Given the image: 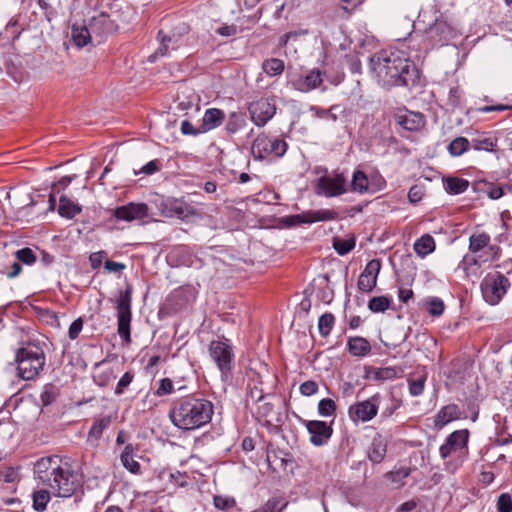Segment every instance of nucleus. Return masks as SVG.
Returning a JSON list of instances; mask_svg holds the SVG:
<instances>
[{
	"instance_id": "obj_39",
	"label": "nucleus",
	"mask_w": 512,
	"mask_h": 512,
	"mask_svg": "<svg viewBox=\"0 0 512 512\" xmlns=\"http://www.w3.org/2000/svg\"><path fill=\"white\" fill-rule=\"evenodd\" d=\"M427 379V373L423 371L421 374L418 375V377H409L408 378V387H409V393L411 396L417 397L422 395L424 388H425V382Z\"/></svg>"
},
{
	"instance_id": "obj_43",
	"label": "nucleus",
	"mask_w": 512,
	"mask_h": 512,
	"mask_svg": "<svg viewBox=\"0 0 512 512\" xmlns=\"http://www.w3.org/2000/svg\"><path fill=\"white\" fill-rule=\"evenodd\" d=\"M470 147V141L465 137H457L448 145V152L454 156H461Z\"/></svg>"
},
{
	"instance_id": "obj_58",
	"label": "nucleus",
	"mask_w": 512,
	"mask_h": 512,
	"mask_svg": "<svg viewBox=\"0 0 512 512\" xmlns=\"http://www.w3.org/2000/svg\"><path fill=\"white\" fill-rule=\"evenodd\" d=\"M181 132L182 134L184 135H198L200 134V128L199 129H195L194 126L192 125V123L188 120H184L181 122Z\"/></svg>"
},
{
	"instance_id": "obj_23",
	"label": "nucleus",
	"mask_w": 512,
	"mask_h": 512,
	"mask_svg": "<svg viewBox=\"0 0 512 512\" xmlns=\"http://www.w3.org/2000/svg\"><path fill=\"white\" fill-rule=\"evenodd\" d=\"M397 374V369L394 367H367L364 377L369 381L384 382L395 379Z\"/></svg>"
},
{
	"instance_id": "obj_29",
	"label": "nucleus",
	"mask_w": 512,
	"mask_h": 512,
	"mask_svg": "<svg viewBox=\"0 0 512 512\" xmlns=\"http://www.w3.org/2000/svg\"><path fill=\"white\" fill-rule=\"evenodd\" d=\"M398 123L406 130L415 131L424 126L425 120L422 114L408 111L398 115Z\"/></svg>"
},
{
	"instance_id": "obj_49",
	"label": "nucleus",
	"mask_w": 512,
	"mask_h": 512,
	"mask_svg": "<svg viewBox=\"0 0 512 512\" xmlns=\"http://www.w3.org/2000/svg\"><path fill=\"white\" fill-rule=\"evenodd\" d=\"M214 506L220 510H226L236 505V501L233 497L215 495L213 497Z\"/></svg>"
},
{
	"instance_id": "obj_16",
	"label": "nucleus",
	"mask_w": 512,
	"mask_h": 512,
	"mask_svg": "<svg viewBox=\"0 0 512 512\" xmlns=\"http://www.w3.org/2000/svg\"><path fill=\"white\" fill-rule=\"evenodd\" d=\"M469 438V432L466 429L457 430L451 433L443 445L440 446L439 452L443 459L449 457L453 453L462 451L466 448Z\"/></svg>"
},
{
	"instance_id": "obj_38",
	"label": "nucleus",
	"mask_w": 512,
	"mask_h": 512,
	"mask_svg": "<svg viewBox=\"0 0 512 512\" xmlns=\"http://www.w3.org/2000/svg\"><path fill=\"white\" fill-rule=\"evenodd\" d=\"M352 190L359 193L369 192V180L363 171L357 170L353 173L351 181ZM371 192H374L371 190Z\"/></svg>"
},
{
	"instance_id": "obj_24",
	"label": "nucleus",
	"mask_w": 512,
	"mask_h": 512,
	"mask_svg": "<svg viewBox=\"0 0 512 512\" xmlns=\"http://www.w3.org/2000/svg\"><path fill=\"white\" fill-rule=\"evenodd\" d=\"M224 118L225 114L222 110L217 108L207 109L202 118L200 132L205 133L219 127L222 124Z\"/></svg>"
},
{
	"instance_id": "obj_46",
	"label": "nucleus",
	"mask_w": 512,
	"mask_h": 512,
	"mask_svg": "<svg viewBox=\"0 0 512 512\" xmlns=\"http://www.w3.org/2000/svg\"><path fill=\"white\" fill-rule=\"evenodd\" d=\"M336 411V404L334 400L330 398H325L319 401L318 403V413L322 417L333 416Z\"/></svg>"
},
{
	"instance_id": "obj_37",
	"label": "nucleus",
	"mask_w": 512,
	"mask_h": 512,
	"mask_svg": "<svg viewBox=\"0 0 512 512\" xmlns=\"http://www.w3.org/2000/svg\"><path fill=\"white\" fill-rule=\"evenodd\" d=\"M133 448L127 445L121 454V463L123 466L133 474H137L140 471V464L134 459L132 454Z\"/></svg>"
},
{
	"instance_id": "obj_47",
	"label": "nucleus",
	"mask_w": 512,
	"mask_h": 512,
	"mask_svg": "<svg viewBox=\"0 0 512 512\" xmlns=\"http://www.w3.org/2000/svg\"><path fill=\"white\" fill-rule=\"evenodd\" d=\"M355 246L354 239H334L333 247L339 255H345L349 253Z\"/></svg>"
},
{
	"instance_id": "obj_20",
	"label": "nucleus",
	"mask_w": 512,
	"mask_h": 512,
	"mask_svg": "<svg viewBox=\"0 0 512 512\" xmlns=\"http://www.w3.org/2000/svg\"><path fill=\"white\" fill-rule=\"evenodd\" d=\"M322 73L319 70H311L306 75H300L292 81L293 87L300 92H309L316 89L322 83Z\"/></svg>"
},
{
	"instance_id": "obj_62",
	"label": "nucleus",
	"mask_w": 512,
	"mask_h": 512,
	"mask_svg": "<svg viewBox=\"0 0 512 512\" xmlns=\"http://www.w3.org/2000/svg\"><path fill=\"white\" fill-rule=\"evenodd\" d=\"M105 269L108 271V272H114V273H117V272H120L122 270L125 269V265L122 264V263H119V262H115V261H111V260H107L105 262Z\"/></svg>"
},
{
	"instance_id": "obj_25",
	"label": "nucleus",
	"mask_w": 512,
	"mask_h": 512,
	"mask_svg": "<svg viewBox=\"0 0 512 512\" xmlns=\"http://www.w3.org/2000/svg\"><path fill=\"white\" fill-rule=\"evenodd\" d=\"M485 262L479 255L467 254L459 263L458 268L462 269L467 276L479 277L481 274V266Z\"/></svg>"
},
{
	"instance_id": "obj_5",
	"label": "nucleus",
	"mask_w": 512,
	"mask_h": 512,
	"mask_svg": "<svg viewBox=\"0 0 512 512\" xmlns=\"http://www.w3.org/2000/svg\"><path fill=\"white\" fill-rule=\"evenodd\" d=\"M287 143L279 138H269L260 134L253 141L251 153L255 159L263 160L268 157H282L287 151Z\"/></svg>"
},
{
	"instance_id": "obj_2",
	"label": "nucleus",
	"mask_w": 512,
	"mask_h": 512,
	"mask_svg": "<svg viewBox=\"0 0 512 512\" xmlns=\"http://www.w3.org/2000/svg\"><path fill=\"white\" fill-rule=\"evenodd\" d=\"M369 72L383 88L414 86L419 79L416 65L400 50H381L369 58Z\"/></svg>"
},
{
	"instance_id": "obj_50",
	"label": "nucleus",
	"mask_w": 512,
	"mask_h": 512,
	"mask_svg": "<svg viewBox=\"0 0 512 512\" xmlns=\"http://www.w3.org/2000/svg\"><path fill=\"white\" fill-rule=\"evenodd\" d=\"M427 310L433 316H440L444 311V303L440 298L432 297L427 300Z\"/></svg>"
},
{
	"instance_id": "obj_60",
	"label": "nucleus",
	"mask_w": 512,
	"mask_h": 512,
	"mask_svg": "<svg viewBox=\"0 0 512 512\" xmlns=\"http://www.w3.org/2000/svg\"><path fill=\"white\" fill-rule=\"evenodd\" d=\"M306 34H307L306 30H299V31L288 32V33H286L285 35H283L281 37L280 44L281 45H286L289 40L296 39L297 37L302 36V35H306Z\"/></svg>"
},
{
	"instance_id": "obj_13",
	"label": "nucleus",
	"mask_w": 512,
	"mask_h": 512,
	"mask_svg": "<svg viewBox=\"0 0 512 512\" xmlns=\"http://www.w3.org/2000/svg\"><path fill=\"white\" fill-rule=\"evenodd\" d=\"M346 191V180L341 174H325L315 186V193L326 198L340 196Z\"/></svg>"
},
{
	"instance_id": "obj_48",
	"label": "nucleus",
	"mask_w": 512,
	"mask_h": 512,
	"mask_svg": "<svg viewBox=\"0 0 512 512\" xmlns=\"http://www.w3.org/2000/svg\"><path fill=\"white\" fill-rule=\"evenodd\" d=\"M410 474V469L407 467H402L396 471L389 472L386 474L393 483H396L397 486H401L404 484V479L407 478Z\"/></svg>"
},
{
	"instance_id": "obj_10",
	"label": "nucleus",
	"mask_w": 512,
	"mask_h": 512,
	"mask_svg": "<svg viewBox=\"0 0 512 512\" xmlns=\"http://www.w3.org/2000/svg\"><path fill=\"white\" fill-rule=\"evenodd\" d=\"M457 36V29L443 19H436L426 30V40L431 48L446 45Z\"/></svg>"
},
{
	"instance_id": "obj_36",
	"label": "nucleus",
	"mask_w": 512,
	"mask_h": 512,
	"mask_svg": "<svg viewBox=\"0 0 512 512\" xmlns=\"http://www.w3.org/2000/svg\"><path fill=\"white\" fill-rule=\"evenodd\" d=\"M246 125L245 115L239 112H232L226 122L225 129L230 134H235Z\"/></svg>"
},
{
	"instance_id": "obj_7",
	"label": "nucleus",
	"mask_w": 512,
	"mask_h": 512,
	"mask_svg": "<svg viewBox=\"0 0 512 512\" xmlns=\"http://www.w3.org/2000/svg\"><path fill=\"white\" fill-rule=\"evenodd\" d=\"M509 285V280L501 273L488 274L480 286L483 299L490 305L498 304L506 294Z\"/></svg>"
},
{
	"instance_id": "obj_59",
	"label": "nucleus",
	"mask_w": 512,
	"mask_h": 512,
	"mask_svg": "<svg viewBox=\"0 0 512 512\" xmlns=\"http://www.w3.org/2000/svg\"><path fill=\"white\" fill-rule=\"evenodd\" d=\"M18 477L17 470L14 468H8L4 472L1 473L0 478L5 483H12Z\"/></svg>"
},
{
	"instance_id": "obj_4",
	"label": "nucleus",
	"mask_w": 512,
	"mask_h": 512,
	"mask_svg": "<svg viewBox=\"0 0 512 512\" xmlns=\"http://www.w3.org/2000/svg\"><path fill=\"white\" fill-rule=\"evenodd\" d=\"M18 375L24 380L34 379L43 370L45 354L36 346L19 349L16 356Z\"/></svg>"
},
{
	"instance_id": "obj_32",
	"label": "nucleus",
	"mask_w": 512,
	"mask_h": 512,
	"mask_svg": "<svg viewBox=\"0 0 512 512\" xmlns=\"http://www.w3.org/2000/svg\"><path fill=\"white\" fill-rule=\"evenodd\" d=\"M58 212L61 216L72 219L81 212V208L65 196L59 199Z\"/></svg>"
},
{
	"instance_id": "obj_17",
	"label": "nucleus",
	"mask_w": 512,
	"mask_h": 512,
	"mask_svg": "<svg viewBox=\"0 0 512 512\" xmlns=\"http://www.w3.org/2000/svg\"><path fill=\"white\" fill-rule=\"evenodd\" d=\"M381 269V263L378 259L370 260L358 279V288L365 293L371 292L377 283V277Z\"/></svg>"
},
{
	"instance_id": "obj_56",
	"label": "nucleus",
	"mask_w": 512,
	"mask_h": 512,
	"mask_svg": "<svg viewBox=\"0 0 512 512\" xmlns=\"http://www.w3.org/2000/svg\"><path fill=\"white\" fill-rule=\"evenodd\" d=\"M83 324L84 322L81 317L77 318L71 323L68 331V336L71 340H75L79 336L83 329Z\"/></svg>"
},
{
	"instance_id": "obj_64",
	"label": "nucleus",
	"mask_w": 512,
	"mask_h": 512,
	"mask_svg": "<svg viewBox=\"0 0 512 512\" xmlns=\"http://www.w3.org/2000/svg\"><path fill=\"white\" fill-rule=\"evenodd\" d=\"M487 194H488V196H489L491 199L496 200V199H499L500 197H502V195H503V189H502V187H500V186L491 187V188L487 191Z\"/></svg>"
},
{
	"instance_id": "obj_3",
	"label": "nucleus",
	"mask_w": 512,
	"mask_h": 512,
	"mask_svg": "<svg viewBox=\"0 0 512 512\" xmlns=\"http://www.w3.org/2000/svg\"><path fill=\"white\" fill-rule=\"evenodd\" d=\"M213 412V404L209 400L187 397L175 403L169 412V417L179 429L195 430L208 424Z\"/></svg>"
},
{
	"instance_id": "obj_33",
	"label": "nucleus",
	"mask_w": 512,
	"mask_h": 512,
	"mask_svg": "<svg viewBox=\"0 0 512 512\" xmlns=\"http://www.w3.org/2000/svg\"><path fill=\"white\" fill-rule=\"evenodd\" d=\"M111 422L112 417L110 415L97 418L89 430L88 438L98 440L101 437L103 431L110 426Z\"/></svg>"
},
{
	"instance_id": "obj_55",
	"label": "nucleus",
	"mask_w": 512,
	"mask_h": 512,
	"mask_svg": "<svg viewBox=\"0 0 512 512\" xmlns=\"http://www.w3.org/2000/svg\"><path fill=\"white\" fill-rule=\"evenodd\" d=\"M308 219H309L308 211H306L301 214L290 215V216L286 217V223L290 226H296V225H300V224H309V222H307Z\"/></svg>"
},
{
	"instance_id": "obj_52",
	"label": "nucleus",
	"mask_w": 512,
	"mask_h": 512,
	"mask_svg": "<svg viewBox=\"0 0 512 512\" xmlns=\"http://www.w3.org/2000/svg\"><path fill=\"white\" fill-rule=\"evenodd\" d=\"M498 512H512V498L508 493H503L498 497Z\"/></svg>"
},
{
	"instance_id": "obj_21",
	"label": "nucleus",
	"mask_w": 512,
	"mask_h": 512,
	"mask_svg": "<svg viewBox=\"0 0 512 512\" xmlns=\"http://www.w3.org/2000/svg\"><path fill=\"white\" fill-rule=\"evenodd\" d=\"M262 385V376L259 373L251 370L248 374L247 384L248 401L257 403L261 402L265 398L264 389L262 388Z\"/></svg>"
},
{
	"instance_id": "obj_9",
	"label": "nucleus",
	"mask_w": 512,
	"mask_h": 512,
	"mask_svg": "<svg viewBox=\"0 0 512 512\" xmlns=\"http://www.w3.org/2000/svg\"><path fill=\"white\" fill-rule=\"evenodd\" d=\"M208 352L222 376L227 377L232 370L234 362V352L231 345L226 341L214 340L210 342Z\"/></svg>"
},
{
	"instance_id": "obj_12",
	"label": "nucleus",
	"mask_w": 512,
	"mask_h": 512,
	"mask_svg": "<svg viewBox=\"0 0 512 512\" xmlns=\"http://www.w3.org/2000/svg\"><path fill=\"white\" fill-rule=\"evenodd\" d=\"M117 324L118 334L127 343L131 341L130 322H131V291L127 289L121 293L117 300Z\"/></svg>"
},
{
	"instance_id": "obj_44",
	"label": "nucleus",
	"mask_w": 512,
	"mask_h": 512,
	"mask_svg": "<svg viewBox=\"0 0 512 512\" xmlns=\"http://www.w3.org/2000/svg\"><path fill=\"white\" fill-rule=\"evenodd\" d=\"M390 300L386 296L373 297L368 302V308L374 312H384L389 308Z\"/></svg>"
},
{
	"instance_id": "obj_63",
	"label": "nucleus",
	"mask_w": 512,
	"mask_h": 512,
	"mask_svg": "<svg viewBox=\"0 0 512 512\" xmlns=\"http://www.w3.org/2000/svg\"><path fill=\"white\" fill-rule=\"evenodd\" d=\"M158 170V164L157 161L153 160L148 162L146 165H144L141 169V172L144 174L150 175L153 174Z\"/></svg>"
},
{
	"instance_id": "obj_6",
	"label": "nucleus",
	"mask_w": 512,
	"mask_h": 512,
	"mask_svg": "<svg viewBox=\"0 0 512 512\" xmlns=\"http://www.w3.org/2000/svg\"><path fill=\"white\" fill-rule=\"evenodd\" d=\"M154 205L160 215L166 218L185 220L197 215L196 209L182 199L160 197L155 199Z\"/></svg>"
},
{
	"instance_id": "obj_35",
	"label": "nucleus",
	"mask_w": 512,
	"mask_h": 512,
	"mask_svg": "<svg viewBox=\"0 0 512 512\" xmlns=\"http://www.w3.org/2000/svg\"><path fill=\"white\" fill-rule=\"evenodd\" d=\"M308 217L307 222L312 224L315 222L335 220L338 218V213L332 209L309 210Z\"/></svg>"
},
{
	"instance_id": "obj_26",
	"label": "nucleus",
	"mask_w": 512,
	"mask_h": 512,
	"mask_svg": "<svg viewBox=\"0 0 512 512\" xmlns=\"http://www.w3.org/2000/svg\"><path fill=\"white\" fill-rule=\"evenodd\" d=\"M387 451V441L381 436L377 435L373 438L371 446L368 449V458L373 463H380L383 461Z\"/></svg>"
},
{
	"instance_id": "obj_28",
	"label": "nucleus",
	"mask_w": 512,
	"mask_h": 512,
	"mask_svg": "<svg viewBox=\"0 0 512 512\" xmlns=\"http://www.w3.org/2000/svg\"><path fill=\"white\" fill-rule=\"evenodd\" d=\"M71 36L78 47H83L88 43H95V38L93 37V34L90 33V26L88 23L86 25L74 24L71 29Z\"/></svg>"
},
{
	"instance_id": "obj_19",
	"label": "nucleus",
	"mask_w": 512,
	"mask_h": 512,
	"mask_svg": "<svg viewBox=\"0 0 512 512\" xmlns=\"http://www.w3.org/2000/svg\"><path fill=\"white\" fill-rule=\"evenodd\" d=\"M114 216L118 220L124 221L143 220L148 217V206L144 203L131 202L117 207L114 210Z\"/></svg>"
},
{
	"instance_id": "obj_34",
	"label": "nucleus",
	"mask_w": 512,
	"mask_h": 512,
	"mask_svg": "<svg viewBox=\"0 0 512 512\" xmlns=\"http://www.w3.org/2000/svg\"><path fill=\"white\" fill-rule=\"evenodd\" d=\"M311 110L315 112V115L318 118L331 120L333 122L337 121L339 118L345 115V110L340 105H334L329 110H324L317 107H313Z\"/></svg>"
},
{
	"instance_id": "obj_53",
	"label": "nucleus",
	"mask_w": 512,
	"mask_h": 512,
	"mask_svg": "<svg viewBox=\"0 0 512 512\" xmlns=\"http://www.w3.org/2000/svg\"><path fill=\"white\" fill-rule=\"evenodd\" d=\"M134 374L132 372H126L123 374V376L120 378V380L117 383L115 394L120 395L123 393L124 389L130 385V383L133 381Z\"/></svg>"
},
{
	"instance_id": "obj_18",
	"label": "nucleus",
	"mask_w": 512,
	"mask_h": 512,
	"mask_svg": "<svg viewBox=\"0 0 512 512\" xmlns=\"http://www.w3.org/2000/svg\"><path fill=\"white\" fill-rule=\"evenodd\" d=\"M303 424L310 433V441L315 446L324 445L332 435V428L324 421L318 420H302Z\"/></svg>"
},
{
	"instance_id": "obj_54",
	"label": "nucleus",
	"mask_w": 512,
	"mask_h": 512,
	"mask_svg": "<svg viewBox=\"0 0 512 512\" xmlns=\"http://www.w3.org/2000/svg\"><path fill=\"white\" fill-rule=\"evenodd\" d=\"M318 389V384L312 380L303 382L299 387L300 393L304 396H312L318 392Z\"/></svg>"
},
{
	"instance_id": "obj_61",
	"label": "nucleus",
	"mask_w": 512,
	"mask_h": 512,
	"mask_svg": "<svg viewBox=\"0 0 512 512\" xmlns=\"http://www.w3.org/2000/svg\"><path fill=\"white\" fill-rule=\"evenodd\" d=\"M73 180L70 176H64L62 177L57 183H55L52 187V190L60 193L61 190H64Z\"/></svg>"
},
{
	"instance_id": "obj_51",
	"label": "nucleus",
	"mask_w": 512,
	"mask_h": 512,
	"mask_svg": "<svg viewBox=\"0 0 512 512\" xmlns=\"http://www.w3.org/2000/svg\"><path fill=\"white\" fill-rule=\"evenodd\" d=\"M16 258L18 261L23 262L27 265H31L36 261V256L32 249L22 248L16 252Z\"/></svg>"
},
{
	"instance_id": "obj_42",
	"label": "nucleus",
	"mask_w": 512,
	"mask_h": 512,
	"mask_svg": "<svg viewBox=\"0 0 512 512\" xmlns=\"http://www.w3.org/2000/svg\"><path fill=\"white\" fill-rule=\"evenodd\" d=\"M158 37L160 38V46L153 55L149 56L148 59L150 62L155 61V59L158 55H160V56L167 55L170 44H172V49L177 48V46L175 45V40L172 39L171 37L162 35V32H159Z\"/></svg>"
},
{
	"instance_id": "obj_11",
	"label": "nucleus",
	"mask_w": 512,
	"mask_h": 512,
	"mask_svg": "<svg viewBox=\"0 0 512 512\" xmlns=\"http://www.w3.org/2000/svg\"><path fill=\"white\" fill-rule=\"evenodd\" d=\"M487 233H473L469 238V251L479 255L484 262H492L499 257V247L490 243Z\"/></svg>"
},
{
	"instance_id": "obj_22",
	"label": "nucleus",
	"mask_w": 512,
	"mask_h": 512,
	"mask_svg": "<svg viewBox=\"0 0 512 512\" xmlns=\"http://www.w3.org/2000/svg\"><path fill=\"white\" fill-rule=\"evenodd\" d=\"M461 416L460 409L455 404H448L442 407L434 417V426L437 429L443 428L448 423L459 419Z\"/></svg>"
},
{
	"instance_id": "obj_40",
	"label": "nucleus",
	"mask_w": 512,
	"mask_h": 512,
	"mask_svg": "<svg viewBox=\"0 0 512 512\" xmlns=\"http://www.w3.org/2000/svg\"><path fill=\"white\" fill-rule=\"evenodd\" d=\"M469 182L458 177H449L445 181V188L450 194H461L467 190Z\"/></svg>"
},
{
	"instance_id": "obj_15",
	"label": "nucleus",
	"mask_w": 512,
	"mask_h": 512,
	"mask_svg": "<svg viewBox=\"0 0 512 512\" xmlns=\"http://www.w3.org/2000/svg\"><path fill=\"white\" fill-rule=\"evenodd\" d=\"M378 413L377 397L356 402L348 409V416L354 423L368 422L372 420Z\"/></svg>"
},
{
	"instance_id": "obj_1",
	"label": "nucleus",
	"mask_w": 512,
	"mask_h": 512,
	"mask_svg": "<svg viewBox=\"0 0 512 512\" xmlns=\"http://www.w3.org/2000/svg\"><path fill=\"white\" fill-rule=\"evenodd\" d=\"M35 478L44 486L35 490L32 495L33 507L37 511H44L53 493L58 497H70L75 489L76 482L70 464L57 455L43 457L34 464Z\"/></svg>"
},
{
	"instance_id": "obj_8",
	"label": "nucleus",
	"mask_w": 512,
	"mask_h": 512,
	"mask_svg": "<svg viewBox=\"0 0 512 512\" xmlns=\"http://www.w3.org/2000/svg\"><path fill=\"white\" fill-rule=\"evenodd\" d=\"M90 33L95 38V44H100L105 38L113 34L117 26V18L107 11H95L89 19Z\"/></svg>"
},
{
	"instance_id": "obj_41",
	"label": "nucleus",
	"mask_w": 512,
	"mask_h": 512,
	"mask_svg": "<svg viewBox=\"0 0 512 512\" xmlns=\"http://www.w3.org/2000/svg\"><path fill=\"white\" fill-rule=\"evenodd\" d=\"M284 62L278 58L267 59L262 63L263 71L269 76L280 75L284 71Z\"/></svg>"
},
{
	"instance_id": "obj_30",
	"label": "nucleus",
	"mask_w": 512,
	"mask_h": 512,
	"mask_svg": "<svg viewBox=\"0 0 512 512\" xmlns=\"http://www.w3.org/2000/svg\"><path fill=\"white\" fill-rule=\"evenodd\" d=\"M470 145L476 151L493 152L497 146V138L481 134L472 138Z\"/></svg>"
},
{
	"instance_id": "obj_57",
	"label": "nucleus",
	"mask_w": 512,
	"mask_h": 512,
	"mask_svg": "<svg viewBox=\"0 0 512 512\" xmlns=\"http://www.w3.org/2000/svg\"><path fill=\"white\" fill-rule=\"evenodd\" d=\"M174 391L173 383L170 379L164 378L160 381V385L156 391L158 396L170 394Z\"/></svg>"
},
{
	"instance_id": "obj_45",
	"label": "nucleus",
	"mask_w": 512,
	"mask_h": 512,
	"mask_svg": "<svg viewBox=\"0 0 512 512\" xmlns=\"http://www.w3.org/2000/svg\"><path fill=\"white\" fill-rule=\"evenodd\" d=\"M334 324V316L331 313L323 314L318 321V329L319 333L322 336H327L330 334L332 327Z\"/></svg>"
},
{
	"instance_id": "obj_31",
	"label": "nucleus",
	"mask_w": 512,
	"mask_h": 512,
	"mask_svg": "<svg viewBox=\"0 0 512 512\" xmlns=\"http://www.w3.org/2000/svg\"><path fill=\"white\" fill-rule=\"evenodd\" d=\"M435 247L434 238L429 234L421 236L414 243V251L421 258L432 253L435 250Z\"/></svg>"
},
{
	"instance_id": "obj_14",
	"label": "nucleus",
	"mask_w": 512,
	"mask_h": 512,
	"mask_svg": "<svg viewBox=\"0 0 512 512\" xmlns=\"http://www.w3.org/2000/svg\"><path fill=\"white\" fill-rule=\"evenodd\" d=\"M248 109L251 121L259 127L264 126L276 112L275 103L269 98H261L252 102Z\"/></svg>"
},
{
	"instance_id": "obj_27",
	"label": "nucleus",
	"mask_w": 512,
	"mask_h": 512,
	"mask_svg": "<svg viewBox=\"0 0 512 512\" xmlns=\"http://www.w3.org/2000/svg\"><path fill=\"white\" fill-rule=\"evenodd\" d=\"M348 351L355 357H365L371 351L369 341L363 337L355 336L349 337L347 341Z\"/></svg>"
}]
</instances>
